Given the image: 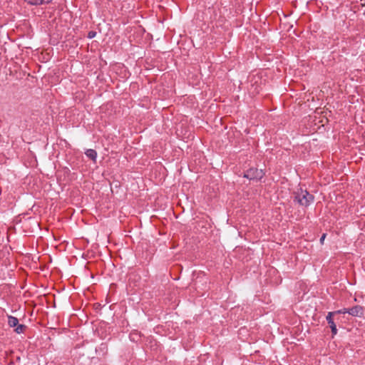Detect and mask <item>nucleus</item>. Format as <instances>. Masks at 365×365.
Instances as JSON below:
<instances>
[{
    "mask_svg": "<svg viewBox=\"0 0 365 365\" xmlns=\"http://www.w3.org/2000/svg\"><path fill=\"white\" fill-rule=\"evenodd\" d=\"M313 200V195L309 194L307 190L300 189L296 192L295 200L302 206H308Z\"/></svg>",
    "mask_w": 365,
    "mask_h": 365,
    "instance_id": "nucleus-1",
    "label": "nucleus"
},
{
    "mask_svg": "<svg viewBox=\"0 0 365 365\" xmlns=\"http://www.w3.org/2000/svg\"><path fill=\"white\" fill-rule=\"evenodd\" d=\"M263 175L264 173L262 170L251 168L245 173L244 177L250 180H260Z\"/></svg>",
    "mask_w": 365,
    "mask_h": 365,
    "instance_id": "nucleus-2",
    "label": "nucleus"
},
{
    "mask_svg": "<svg viewBox=\"0 0 365 365\" xmlns=\"http://www.w3.org/2000/svg\"><path fill=\"white\" fill-rule=\"evenodd\" d=\"M336 314V312H329L326 317L327 322L330 326V328L331 329V332L333 334H336L337 333L336 326L332 319V316Z\"/></svg>",
    "mask_w": 365,
    "mask_h": 365,
    "instance_id": "nucleus-3",
    "label": "nucleus"
},
{
    "mask_svg": "<svg viewBox=\"0 0 365 365\" xmlns=\"http://www.w3.org/2000/svg\"><path fill=\"white\" fill-rule=\"evenodd\" d=\"M347 313L354 317H361L363 314L364 312L361 307L355 306L351 309H349Z\"/></svg>",
    "mask_w": 365,
    "mask_h": 365,
    "instance_id": "nucleus-4",
    "label": "nucleus"
},
{
    "mask_svg": "<svg viewBox=\"0 0 365 365\" xmlns=\"http://www.w3.org/2000/svg\"><path fill=\"white\" fill-rule=\"evenodd\" d=\"M8 324L11 327H15L18 325L19 324V320L17 318L14 317H12V316H9L8 317Z\"/></svg>",
    "mask_w": 365,
    "mask_h": 365,
    "instance_id": "nucleus-5",
    "label": "nucleus"
},
{
    "mask_svg": "<svg viewBox=\"0 0 365 365\" xmlns=\"http://www.w3.org/2000/svg\"><path fill=\"white\" fill-rule=\"evenodd\" d=\"M86 155L88 158H91L93 160H95L97 156V153L96 150L93 149H88L86 151Z\"/></svg>",
    "mask_w": 365,
    "mask_h": 365,
    "instance_id": "nucleus-6",
    "label": "nucleus"
},
{
    "mask_svg": "<svg viewBox=\"0 0 365 365\" xmlns=\"http://www.w3.org/2000/svg\"><path fill=\"white\" fill-rule=\"evenodd\" d=\"M25 328L26 327L24 325L18 324L16 328L15 329V331L18 334L22 333Z\"/></svg>",
    "mask_w": 365,
    "mask_h": 365,
    "instance_id": "nucleus-7",
    "label": "nucleus"
},
{
    "mask_svg": "<svg viewBox=\"0 0 365 365\" xmlns=\"http://www.w3.org/2000/svg\"><path fill=\"white\" fill-rule=\"evenodd\" d=\"M52 0H35V4H43L50 3Z\"/></svg>",
    "mask_w": 365,
    "mask_h": 365,
    "instance_id": "nucleus-8",
    "label": "nucleus"
},
{
    "mask_svg": "<svg viewBox=\"0 0 365 365\" xmlns=\"http://www.w3.org/2000/svg\"><path fill=\"white\" fill-rule=\"evenodd\" d=\"M96 34V33L95 31H90V32L88 33V37L89 38H93V37H95Z\"/></svg>",
    "mask_w": 365,
    "mask_h": 365,
    "instance_id": "nucleus-9",
    "label": "nucleus"
},
{
    "mask_svg": "<svg viewBox=\"0 0 365 365\" xmlns=\"http://www.w3.org/2000/svg\"><path fill=\"white\" fill-rule=\"evenodd\" d=\"M347 311H349V309H343L341 310H339V311H336V314H340V313H343V314H345V313H347Z\"/></svg>",
    "mask_w": 365,
    "mask_h": 365,
    "instance_id": "nucleus-10",
    "label": "nucleus"
},
{
    "mask_svg": "<svg viewBox=\"0 0 365 365\" xmlns=\"http://www.w3.org/2000/svg\"><path fill=\"white\" fill-rule=\"evenodd\" d=\"M325 237H326V234H323V235H322V237H321V238H320V242H321L322 244H323V243H324V241Z\"/></svg>",
    "mask_w": 365,
    "mask_h": 365,
    "instance_id": "nucleus-11",
    "label": "nucleus"
}]
</instances>
